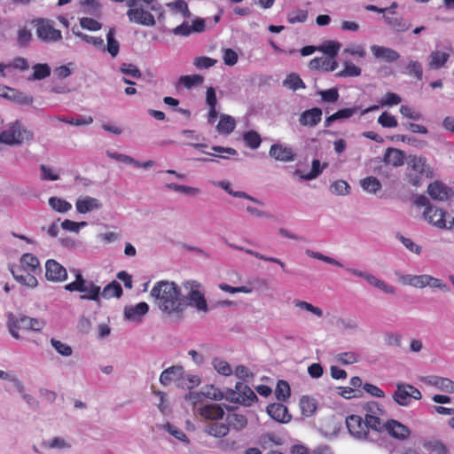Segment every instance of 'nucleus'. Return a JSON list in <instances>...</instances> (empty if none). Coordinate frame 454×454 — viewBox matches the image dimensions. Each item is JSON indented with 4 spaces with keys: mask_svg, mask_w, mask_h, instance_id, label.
<instances>
[{
    "mask_svg": "<svg viewBox=\"0 0 454 454\" xmlns=\"http://www.w3.org/2000/svg\"><path fill=\"white\" fill-rule=\"evenodd\" d=\"M214 368L218 373L223 376H229L232 373V369L228 362L221 358H214L212 361Z\"/></svg>",
    "mask_w": 454,
    "mask_h": 454,
    "instance_id": "obj_48",
    "label": "nucleus"
},
{
    "mask_svg": "<svg viewBox=\"0 0 454 454\" xmlns=\"http://www.w3.org/2000/svg\"><path fill=\"white\" fill-rule=\"evenodd\" d=\"M187 298L198 310H207V301L202 292H193V294L188 295Z\"/></svg>",
    "mask_w": 454,
    "mask_h": 454,
    "instance_id": "obj_40",
    "label": "nucleus"
},
{
    "mask_svg": "<svg viewBox=\"0 0 454 454\" xmlns=\"http://www.w3.org/2000/svg\"><path fill=\"white\" fill-rule=\"evenodd\" d=\"M350 187L348 184L344 180L335 181L331 185V191L333 193L337 195H346L349 193Z\"/></svg>",
    "mask_w": 454,
    "mask_h": 454,
    "instance_id": "obj_58",
    "label": "nucleus"
},
{
    "mask_svg": "<svg viewBox=\"0 0 454 454\" xmlns=\"http://www.w3.org/2000/svg\"><path fill=\"white\" fill-rule=\"evenodd\" d=\"M378 122L384 128H395L398 124L395 117L387 112L379 116Z\"/></svg>",
    "mask_w": 454,
    "mask_h": 454,
    "instance_id": "obj_57",
    "label": "nucleus"
},
{
    "mask_svg": "<svg viewBox=\"0 0 454 454\" xmlns=\"http://www.w3.org/2000/svg\"><path fill=\"white\" fill-rule=\"evenodd\" d=\"M149 310V306L146 302L141 301L136 306L126 307L124 309L125 317L129 320H136L145 315Z\"/></svg>",
    "mask_w": 454,
    "mask_h": 454,
    "instance_id": "obj_24",
    "label": "nucleus"
},
{
    "mask_svg": "<svg viewBox=\"0 0 454 454\" xmlns=\"http://www.w3.org/2000/svg\"><path fill=\"white\" fill-rule=\"evenodd\" d=\"M34 134L24 127L20 121L17 120L10 123L0 133V143L8 145H18L33 139Z\"/></svg>",
    "mask_w": 454,
    "mask_h": 454,
    "instance_id": "obj_4",
    "label": "nucleus"
},
{
    "mask_svg": "<svg viewBox=\"0 0 454 454\" xmlns=\"http://www.w3.org/2000/svg\"><path fill=\"white\" fill-rule=\"evenodd\" d=\"M100 207L99 200L90 196L79 199L75 203L76 210L80 214L89 213L94 209H98Z\"/></svg>",
    "mask_w": 454,
    "mask_h": 454,
    "instance_id": "obj_23",
    "label": "nucleus"
},
{
    "mask_svg": "<svg viewBox=\"0 0 454 454\" xmlns=\"http://www.w3.org/2000/svg\"><path fill=\"white\" fill-rule=\"evenodd\" d=\"M322 109L319 107H313L303 111L299 116V122L304 127H315L322 120Z\"/></svg>",
    "mask_w": 454,
    "mask_h": 454,
    "instance_id": "obj_14",
    "label": "nucleus"
},
{
    "mask_svg": "<svg viewBox=\"0 0 454 454\" xmlns=\"http://www.w3.org/2000/svg\"><path fill=\"white\" fill-rule=\"evenodd\" d=\"M199 413L204 419L210 420L221 419L224 415V411L222 406L216 403L206 404L202 406L200 409Z\"/></svg>",
    "mask_w": 454,
    "mask_h": 454,
    "instance_id": "obj_22",
    "label": "nucleus"
},
{
    "mask_svg": "<svg viewBox=\"0 0 454 454\" xmlns=\"http://www.w3.org/2000/svg\"><path fill=\"white\" fill-rule=\"evenodd\" d=\"M402 282L416 288H424L428 286V275H405L402 277Z\"/></svg>",
    "mask_w": 454,
    "mask_h": 454,
    "instance_id": "obj_28",
    "label": "nucleus"
},
{
    "mask_svg": "<svg viewBox=\"0 0 454 454\" xmlns=\"http://www.w3.org/2000/svg\"><path fill=\"white\" fill-rule=\"evenodd\" d=\"M32 40V33L27 27H21L17 32V43L20 47H27Z\"/></svg>",
    "mask_w": 454,
    "mask_h": 454,
    "instance_id": "obj_49",
    "label": "nucleus"
},
{
    "mask_svg": "<svg viewBox=\"0 0 454 454\" xmlns=\"http://www.w3.org/2000/svg\"><path fill=\"white\" fill-rule=\"evenodd\" d=\"M75 280L66 285L65 289L69 292H80L81 299L98 301L101 295V287L92 281L88 282L78 270H74Z\"/></svg>",
    "mask_w": 454,
    "mask_h": 454,
    "instance_id": "obj_3",
    "label": "nucleus"
},
{
    "mask_svg": "<svg viewBox=\"0 0 454 454\" xmlns=\"http://www.w3.org/2000/svg\"><path fill=\"white\" fill-rule=\"evenodd\" d=\"M136 5L129 6L127 11L129 20L143 26H153L155 24L153 15L142 8H136Z\"/></svg>",
    "mask_w": 454,
    "mask_h": 454,
    "instance_id": "obj_9",
    "label": "nucleus"
},
{
    "mask_svg": "<svg viewBox=\"0 0 454 454\" xmlns=\"http://www.w3.org/2000/svg\"><path fill=\"white\" fill-rule=\"evenodd\" d=\"M108 157L114 159L116 160L127 163V164H132L135 167H140V162L133 159L132 157L121 153H110L107 152Z\"/></svg>",
    "mask_w": 454,
    "mask_h": 454,
    "instance_id": "obj_62",
    "label": "nucleus"
},
{
    "mask_svg": "<svg viewBox=\"0 0 454 454\" xmlns=\"http://www.w3.org/2000/svg\"><path fill=\"white\" fill-rule=\"evenodd\" d=\"M120 71L129 76H131L133 78H140L142 76V73L140 69L130 63H123L120 67Z\"/></svg>",
    "mask_w": 454,
    "mask_h": 454,
    "instance_id": "obj_54",
    "label": "nucleus"
},
{
    "mask_svg": "<svg viewBox=\"0 0 454 454\" xmlns=\"http://www.w3.org/2000/svg\"><path fill=\"white\" fill-rule=\"evenodd\" d=\"M450 59V53L442 51H433L428 56L427 67L438 70L445 66Z\"/></svg>",
    "mask_w": 454,
    "mask_h": 454,
    "instance_id": "obj_21",
    "label": "nucleus"
},
{
    "mask_svg": "<svg viewBox=\"0 0 454 454\" xmlns=\"http://www.w3.org/2000/svg\"><path fill=\"white\" fill-rule=\"evenodd\" d=\"M317 403L316 399H314L310 396L304 395L300 400V408H301V413H302V415H304L306 417L312 416L317 410Z\"/></svg>",
    "mask_w": 454,
    "mask_h": 454,
    "instance_id": "obj_31",
    "label": "nucleus"
},
{
    "mask_svg": "<svg viewBox=\"0 0 454 454\" xmlns=\"http://www.w3.org/2000/svg\"><path fill=\"white\" fill-rule=\"evenodd\" d=\"M404 74L414 77L418 81L423 78V67L422 64L418 60H410L405 67Z\"/></svg>",
    "mask_w": 454,
    "mask_h": 454,
    "instance_id": "obj_34",
    "label": "nucleus"
},
{
    "mask_svg": "<svg viewBox=\"0 0 454 454\" xmlns=\"http://www.w3.org/2000/svg\"><path fill=\"white\" fill-rule=\"evenodd\" d=\"M291 395L290 386L286 380H278L275 389V395L278 401H286Z\"/></svg>",
    "mask_w": 454,
    "mask_h": 454,
    "instance_id": "obj_42",
    "label": "nucleus"
},
{
    "mask_svg": "<svg viewBox=\"0 0 454 454\" xmlns=\"http://www.w3.org/2000/svg\"><path fill=\"white\" fill-rule=\"evenodd\" d=\"M78 37H80L82 41L91 43L97 48H104V40L102 37L98 36H90L82 32H74Z\"/></svg>",
    "mask_w": 454,
    "mask_h": 454,
    "instance_id": "obj_60",
    "label": "nucleus"
},
{
    "mask_svg": "<svg viewBox=\"0 0 454 454\" xmlns=\"http://www.w3.org/2000/svg\"><path fill=\"white\" fill-rule=\"evenodd\" d=\"M182 374V366L174 365L166 370H164L160 376V382L167 386L171 382H176L177 377H180Z\"/></svg>",
    "mask_w": 454,
    "mask_h": 454,
    "instance_id": "obj_27",
    "label": "nucleus"
},
{
    "mask_svg": "<svg viewBox=\"0 0 454 454\" xmlns=\"http://www.w3.org/2000/svg\"><path fill=\"white\" fill-rule=\"evenodd\" d=\"M364 279H366V281L370 285L382 290L383 292H385L387 294H394L395 293L394 286L387 285L384 281L377 278L376 277H374L373 275H372L370 273L366 274Z\"/></svg>",
    "mask_w": 454,
    "mask_h": 454,
    "instance_id": "obj_39",
    "label": "nucleus"
},
{
    "mask_svg": "<svg viewBox=\"0 0 454 454\" xmlns=\"http://www.w3.org/2000/svg\"><path fill=\"white\" fill-rule=\"evenodd\" d=\"M384 161L394 167H400L404 162L403 152L395 148H387L384 155Z\"/></svg>",
    "mask_w": 454,
    "mask_h": 454,
    "instance_id": "obj_26",
    "label": "nucleus"
},
{
    "mask_svg": "<svg viewBox=\"0 0 454 454\" xmlns=\"http://www.w3.org/2000/svg\"><path fill=\"white\" fill-rule=\"evenodd\" d=\"M370 49L376 59H384L389 63L395 62L400 58V54L395 50L388 47L374 44L372 45Z\"/></svg>",
    "mask_w": 454,
    "mask_h": 454,
    "instance_id": "obj_18",
    "label": "nucleus"
},
{
    "mask_svg": "<svg viewBox=\"0 0 454 454\" xmlns=\"http://www.w3.org/2000/svg\"><path fill=\"white\" fill-rule=\"evenodd\" d=\"M31 323V317L27 316H20L18 317H12L8 320V329L11 335L16 339L20 340V331H29V325Z\"/></svg>",
    "mask_w": 454,
    "mask_h": 454,
    "instance_id": "obj_13",
    "label": "nucleus"
},
{
    "mask_svg": "<svg viewBox=\"0 0 454 454\" xmlns=\"http://www.w3.org/2000/svg\"><path fill=\"white\" fill-rule=\"evenodd\" d=\"M45 277L53 282H62L67 278V271L64 266L55 260H48L45 264Z\"/></svg>",
    "mask_w": 454,
    "mask_h": 454,
    "instance_id": "obj_10",
    "label": "nucleus"
},
{
    "mask_svg": "<svg viewBox=\"0 0 454 454\" xmlns=\"http://www.w3.org/2000/svg\"><path fill=\"white\" fill-rule=\"evenodd\" d=\"M340 48V43L338 42L329 41L326 43L321 45L318 50L325 54L328 55V58H333L335 59L339 51Z\"/></svg>",
    "mask_w": 454,
    "mask_h": 454,
    "instance_id": "obj_46",
    "label": "nucleus"
},
{
    "mask_svg": "<svg viewBox=\"0 0 454 454\" xmlns=\"http://www.w3.org/2000/svg\"><path fill=\"white\" fill-rule=\"evenodd\" d=\"M87 225L86 222H74L69 219H66L61 223V227L65 231H72V232H79L81 227H84Z\"/></svg>",
    "mask_w": 454,
    "mask_h": 454,
    "instance_id": "obj_61",
    "label": "nucleus"
},
{
    "mask_svg": "<svg viewBox=\"0 0 454 454\" xmlns=\"http://www.w3.org/2000/svg\"><path fill=\"white\" fill-rule=\"evenodd\" d=\"M408 165L412 170L428 178L434 176L433 169L427 164V159L423 156H410Z\"/></svg>",
    "mask_w": 454,
    "mask_h": 454,
    "instance_id": "obj_16",
    "label": "nucleus"
},
{
    "mask_svg": "<svg viewBox=\"0 0 454 454\" xmlns=\"http://www.w3.org/2000/svg\"><path fill=\"white\" fill-rule=\"evenodd\" d=\"M387 24L398 32H404L408 30L411 27L410 24H407L405 20L403 18H394L384 15L383 16Z\"/></svg>",
    "mask_w": 454,
    "mask_h": 454,
    "instance_id": "obj_36",
    "label": "nucleus"
},
{
    "mask_svg": "<svg viewBox=\"0 0 454 454\" xmlns=\"http://www.w3.org/2000/svg\"><path fill=\"white\" fill-rule=\"evenodd\" d=\"M230 431L229 425L221 422H210L205 426V432L214 437H223Z\"/></svg>",
    "mask_w": 454,
    "mask_h": 454,
    "instance_id": "obj_25",
    "label": "nucleus"
},
{
    "mask_svg": "<svg viewBox=\"0 0 454 454\" xmlns=\"http://www.w3.org/2000/svg\"><path fill=\"white\" fill-rule=\"evenodd\" d=\"M393 398L399 405L407 406L411 403L412 399L420 400L422 395L421 392L412 385L398 383Z\"/></svg>",
    "mask_w": 454,
    "mask_h": 454,
    "instance_id": "obj_7",
    "label": "nucleus"
},
{
    "mask_svg": "<svg viewBox=\"0 0 454 454\" xmlns=\"http://www.w3.org/2000/svg\"><path fill=\"white\" fill-rule=\"evenodd\" d=\"M294 303L295 307L299 308L300 309H304V310L309 311L318 317H323V310L318 307H315L314 305H312L311 303H309L308 301L295 300L294 301Z\"/></svg>",
    "mask_w": 454,
    "mask_h": 454,
    "instance_id": "obj_50",
    "label": "nucleus"
},
{
    "mask_svg": "<svg viewBox=\"0 0 454 454\" xmlns=\"http://www.w3.org/2000/svg\"><path fill=\"white\" fill-rule=\"evenodd\" d=\"M225 399L231 403L250 405L257 400V396L247 384L237 382L234 390L226 392Z\"/></svg>",
    "mask_w": 454,
    "mask_h": 454,
    "instance_id": "obj_5",
    "label": "nucleus"
},
{
    "mask_svg": "<svg viewBox=\"0 0 454 454\" xmlns=\"http://www.w3.org/2000/svg\"><path fill=\"white\" fill-rule=\"evenodd\" d=\"M244 142L251 149H257L262 143L261 136L254 130H249L243 135Z\"/></svg>",
    "mask_w": 454,
    "mask_h": 454,
    "instance_id": "obj_41",
    "label": "nucleus"
},
{
    "mask_svg": "<svg viewBox=\"0 0 454 454\" xmlns=\"http://www.w3.org/2000/svg\"><path fill=\"white\" fill-rule=\"evenodd\" d=\"M309 67L311 70L331 72L338 67V63L333 58L317 57L310 60Z\"/></svg>",
    "mask_w": 454,
    "mask_h": 454,
    "instance_id": "obj_20",
    "label": "nucleus"
},
{
    "mask_svg": "<svg viewBox=\"0 0 454 454\" xmlns=\"http://www.w3.org/2000/svg\"><path fill=\"white\" fill-rule=\"evenodd\" d=\"M10 270L19 283L32 288L37 286L38 281L35 276L37 271L24 267H11Z\"/></svg>",
    "mask_w": 454,
    "mask_h": 454,
    "instance_id": "obj_12",
    "label": "nucleus"
},
{
    "mask_svg": "<svg viewBox=\"0 0 454 454\" xmlns=\"http://www.w3.org/2000/svg\"><path fill=\"white\" fill-rule=\"evenodd\" d=\"M51 343L56 351L63 356H70L73 353L72 348L60 340L51 338Z\"/></svg>",
    "mask_w": 454,
    "mask_h": 454,
    "instance_id": "obj_51",
    "label": "nucleus"
},
{
    "mask_svg": "<svg viewBox=\"0 0 454 454\" xmlns=\"http://www.w3.org/2000/svg\"><path fill=\"white\" fill-rule=\"evenodd\" d=\"M152 298L158 308L168 314L182 313L187 307L186 298L174 282L159 281L151 290Z\"/></svg>",
    "mask_w": 454,
    "mask_h": 454,
    "instance_id": "obj_2",
    "label": "nucleus"
},
{
    "mask_svg": "<svg viewBox=\"0 0 454 454\" xmlns=\"http://www.w3.org/2000/svg\"><path fill=\"white\" fill-rule=\"evenodd\" d=\"M216 60L209 57H197L194 59L193 64L199 69H207L213 67Z\"/></svg>",
    "mask_w": 454,
    "mask_h": 454,
    "instance_id": "obj_64",
    "label": "nucleus"
},
{
    "mask_svg": "<svg viewBox=\"0 0 454 454\" xmlns=\"http://www.w3.org/2000/svg\"><path fill=\"white\" fill-rule=\"evenodd\" d=\"M283 86L294 91L299 89H305L306 85L300 75L296 73H290L283 81Z\"/></svg>",
    "mask_w": 454,
    "mask_h": 454,
    "instance_id": "obj_30",
    "label": "nucleus"
},
{
    "mask_svg": "<svg viewBox=\"0 0 454 454\" xmlns=\"http://www.w3.org/2000/svg\"><path fill=\"white\" fill-rule=\"evenodd\" d=\"M114 29L110 28L107 35H106V40H107V45L106 49L107 51L111 54L112 57L117 56L120 50V44L118 41L114 38Z\"/></svg>",
    "mask_w": 454,
    "mask_h": 454,
    "instance_id": "obj_45",
    "label": "nucleus"
},
{
    "mask_svg": "<svg viewBox=\"0 0 454 454\" xmlns=\"http://www.w3.org/2000/svg\"><path fill=\"white\" fill-rule=\"evenodd\" d=\"M33 74L29 77L32 81H40L45 79L51 74V67L48 64H35L33 67Z\"/></svg>",
    "mask_w": 454,
    "mask_h": 454,
    "instance_id": "obj_35",
    "label": "nucleus"
},
{
    "mask_svg": "<svg viewBox=\"0 0 454 454\" xmlns=\"http://www.w3.org/2000/svg\"><path fill=\"white\" fill-rule=\"evenodd\" d=\"M80 25L82 28L90 31H98L102 27L101 23H99L98 20L87 17L80 19Z\"/></svg>",
    "mask_w": 454,
    "mask_h": 454,
    "instance_id": "obj_59",
    "label": "nucleus"
},
{
    "mask_svg": "<svg viewBox=\"0 0 454 454\" xmlns=\"http://www.w3.org/2000/svg\"><path fill=\"white\" fill-rule=\"evenodd\" d=\"M432 383L440 390L454 394V381L442 377H434Z\"/></svg>",
    "mask_w": 454,
    "mask_h": 454,
    "instance_id": "obj_43",
    "label": "nucleus"
},
{
    "mask_svg": "<svg viewBox=\"0 0 454 454\" xmlns=\"http://www.w3.org/2000/svg\"><path fill=\"white\" fill-rule=\"evenodd\" d=\"M318 94L321 96L322 101L326 103H335L339 100L340 98L339 91L336 88L319 90Z\"/></svg>",
    "mask_w": 454,
    "mask_h": 454,
    "instance_id": "obj_53",
    "label": "nucleus"
},
{
    "mask_svg": "<svg viewBox=\"0 0 454 454\" xmlns=\"http://www.w3.org/2000/svg\"><path fill=\"white\" fill-rule=\"evenodd\" d=\"M122 287L120 283L114 280L106 285L101 291V296L106 299L113 297L120 298L122 295Z\"/></svg>",
    "mask_w": 454,
    "mask_h": 454,
    "instance_id": "obj_32",
    "label": "nucleus"
},
{
    "mask_svg": "<svg viewBox=\"0 0 454 454\" xmlns=\"http://www.w3.org/2000/svg\"><path fill=\"white\" fill-rule=\"evenodd\" d=\"M268 414L276 421L287 423L292 416L289 414L287 407L282 403H271L267 407Z\"/></svg>",
    "mask_w": 454,
    "mask_h": 454,
    "instance_id": "obj_17",
    "label": "nucleus"
},
{
    "mask_svg": "<svg viewBox=\"0 0 454 454\" xmlns=\"http://www.w3.org/2000/svg\"><path fill=\"white\" fill-rule=\"evenodd\" d=\"M402 98L399 95L394 92H387L380 99V103L381 106H396L401 103Z\"/></svg>",
    "mask_w": 454,
    "mask_h": 454,
    "instance_id": "obj_63",
    "label": "nucleus"
},
{
    "mask_svg": "<svg viewBox=\"0 0 454 454\" xmlns=\"http://www.w3.org/2000/svg\"><path fill=\"white\" fill-rule=\"evenodd\" d=\"M427 193L434 200L446 201L450 197V189L443 183L434 181L428 185Z\"/></svg>",
    "mask_w": 454,
    "mask_h": 454,
    "instance_id": "obj_15",
    "label": "nucleus"
},
{
    "mask_svg": "<svg viewBox=\"0 0 454 454\" xmlns=\"http://www.w3.org/2000/svg\"><path fill=\"white\" fill-rule=\"evenodd\" d=\"M385 432H387L391 437L399 441L408 439L411 434L409 427L395 419H388L383 423L382 434ZM383 442L384 437L382 436V440L377 443L381 445Z\"/></svg>",
    "mask_w": 454,
    "mask_h": 454,
    "instance_id": "obj_8",
    "label": "nucleus"
},
{
    "mask_svg": "<svg viewBox=\"0 0 454 454\" xmlns=\"http://www.w3.org/2000/svg\"><path fill=\"white\" fill-rule=\"evenodd\" d=\"M308 18V12L306 10H295L288 13L287 20L291 24L305 22Z\"/></svg>",
    "mask_w": 454,
    "mask_h": 454,
    "instance_id": "obj_56",
    "label": "nucleus"
},
{
    "mask_svg": "<svg viewBox=\"0 0 454 454\" xmlns=\"http://www.w3.org/2000/svg\"><path fill=\"white\" fill-rule=\"evenodd\" d=\"M179 83L184 85L187 89H191L193 86L200 85L204 82L203 76L200 74L192 75H182L178 80Z\"/></svg>",
    "mask_w": 454,
    "mask_h": 454,
    "instance_id": "obj_44",
    "label": "nucleus"
},
{
    "mask_svg": "<svg viewBox=\"0 0 454 454\" xmlns=\"http://www.w3.org/2000/svg\"><path fill=\"white\" fill-rule=\"evenodd\" d=\"M37 37L45 43H54L62 38L61 31L53 27L52 21L44 19L34 20Z\"/></svg>",
    "mask_w": 454,
    "mask_h": 454,
    "instance_id": "obj_6",
    "label": "nucleus"
},
{
    "mask_svg": "<svg viewBox=\"0 0 454 454\" xmlns=\"http://www.w3.org/2000/svg\"><path fill=\"white\" fill-rule=\"evenodd\" d=\"M13 267H24L32 271L40 270V262L38 258L33 254L27 253L20 258V265H14Z\"/></svg>",
    "mask_w": 454,
    "mask_h": 454,
    "instance_id": "obj_33",
    "label": "nucleus"
},
{
    "mask_svg": "<svg viewBox=\"0 0 454 454\" xmlns=\"http://www.w3.org/2000/svg\"><path fill=\"white\" fill-rule=\"evenodd\" d=\"M228 423L235 429H242L247 425L246 416L242 414H230L227 417Z\"/></svg>",
    "mask_w": 454,
    "mask_h": 454,
    "instance_id": "obj_47",
    "label": "nucleus"
},
{
    "mask_svg": "<svg viewBox=\"0 0 454 454\" xmlns=\"http://www.w3.org/2000/svg\"><path fill=\"white\" fill-rule=\"evenodd\" d=\"M361 186L364 191L375 193L381 189L380 182L374 176H367L361 180Z\"/></svg>",
    "mask_w": 454,
    "mask_h": 454,
    "instance_id": "obj_38",
    "label": "nucleus"
},
{
    "mask_svg": "<svg viewBox=\"0 0 454 454\" xmlns=\"http://www.w3.org/2000/svg\"><path fill=\"white\" fill-rule=\"evenodd\" d=\"M235 127L236 121L232 116L222 114L216 129L219 133L229 135L235 129Z\"/></svg>",
    "mask_w": 454,
    "mask_h": 454,
    "instance_id": "obj_29",
    "label": "nucleus"
},
{
    "mask_svg": "<svg viewBox=\"0 0 454 454\" xmlns=\"http://www.w3.org/2000/svg\"><path fill=\"white\" fill-rule=\"evenodd\" d=\"M447 212L436 207H427L423 212L425 219L434 226L439 229L447 228V222L445 220Z\"/></svg>",
    "mask_w": 454,
    "mask_h": 454,
    "instance_id": "obj_11",
    "label": "nucleus"
},
{
    "mask_svg": "<svg viewBox=\"0 0 454 454\" xmlns=\"http://www.w3.org/2000/svg\"><path fill=\"white\" fill-rule=\"evenodd\" d=\"M165 187L169 190L178 192H183L184 194H189V195H195L199 192V189H197V188L190 187V186H186V185H183V184H178L176 183L166 184Z\"/></svg>",
    "mask_w": 454,
    "mask_h": 454,
    "instance_id": "obj_52",
    "label": "nucleus"
},
{
    "mask_svg": "<svg viewBox=\"0 0 454 454\" xmlns=\"http://www.w3.org/2000/svg\"><path fill=\"white\" fill-rule=\"evenodd\" d=\"M49 205L53 210L59 213H66L72 207V205L68 201L59 197H51L49 199Z\"/></svg>",
    "mask_w": 454,
    "mask_h": 454,
    "instance_id": "obj_37",
    "label": "nucleus"
},
{
    "mask_svg": "<svg viewBox=\"0 0 454 454\" xmlns=\"http://www.w3.org/2000/svg\"><path fill=\"white\" fill-rule=\"evenodd\" d=\"M362 73V70L359 67L356 66L353 63H345L344 69L337 74L338 76H351L356 77L359 76Z\"/></svg>",
    "mask_w": 454,
    "mask_h": 454,
    "instance_id": "obj_55",
    "label": "nucleus"
},
{
    "mask_svg": "<svg viewBox=\"0 0 454 454\" xmlns=\"http://www.w3.org/2000/svg\"><path fill=\"white\" fill-rule=\"evenodd\" d=\"M269 153L270 157L280 161H292L295 158V153L293 152L292 148L281 144L272 145Z\"/></svg>",
    "mask_w": 454,
    "mask_h": 454,
    "instance_id": "obj_19",
    "label": "nucleus"
},
{
    "mask_svg": "<svg viewBox=\"0 0 454 454\" xmlns=\"http://www.w3.org/2000/svg\"><path fill=\"white\" fill-rule=\"evenodd\" d=\"M365 413L364 419L359 415H349L346 425L349 434L358 440L379 442L382 440L381 416L383 411L376 402H368L363 406Z\"/></svg>",
    "mask_w": 454,
    "mask_h": 454,
    "instance_id": "obj_1",
    "label": "nucleus"
}]
</instances>
